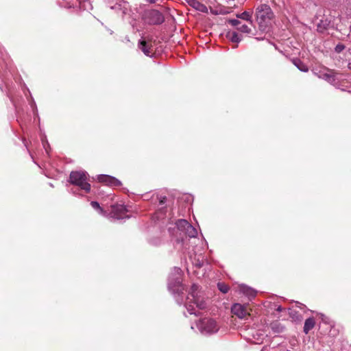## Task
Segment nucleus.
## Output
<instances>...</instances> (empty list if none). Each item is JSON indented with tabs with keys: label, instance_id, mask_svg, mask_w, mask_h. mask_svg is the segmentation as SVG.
I'll use <instances>...</instances> for the list:
<instances>
[{
	"label": "nucleus",
	"instance_id": "obj_1",
	"mask_svg": "<svg viewBox=\"0 0 351 351\" xmlns=\"http://www.w3.org/2000/svg\"><path fill=\"white\" fill-rule=\"evenodd\" d=\"M256 15L259 29L262 32L265 31L274 16L271 8L267 4H261L256 8Z\"/></svg>",
	"mask_w": 351,
	"mask_h": 351
},
{
	"label": "nucleus",
	"instance_id": "obj_2",
	"mask_svg": "<svg viewBox=\"0 0 351 351\" xmlns=\"http://www.w3.org/2000/svg\"><path fill=\"white\" fill-rule=\"evenodd\" d=\"M182 281L180 276H176L170 278L168 282L169 290L175 295L177 303L180 305L183 303L182 294L184 290Z\"/></svg>",
	"mask_w": 351,
	"mask_h": 351
},
{
	"label": "nucleus",
	"instance_id": "obj_3",
	"mask_svg": "<svg viewBox=\"0 0 351 351\" xmlns=\"http://www.w3.org/2000/svg\"><path fill=\"white\" fill-rule=\"evenodd\" d=\"M70 182L71 184L80 187L86 193L90 191V184L87 182L86 173L84 171H72L70 173Z\"/></svg>",
	"mask_w": 351,
	"mask_h": 351
},
{
	"label": "nucleus",
	"instance_id": "obj_4",
	"mask_svg": "<svg viewBox=\"0 0 351 351\" xmlns=\"http://www.w3.org/2000/svg\"><path fill=\"white\" fill-rule=\"evenodd\" d=\"M143 19L149 25H158L165 21V16L162 12L157 10H149L145 11Z\"/></svg>",
	"mask_w": 351,
	"mask_h": 351
},
{
	"label": "nucleus",
	"instance_id": "obj_5",
	"mask_svg": "<svg viewBox=\"0 0 351 351\" xmlns=\"http://www.w3.org/2000/svg\"><path fill=\"white\" fill-rule=\"evenodd\" d=\"M197 326L202 332L207 334L213 333L218 330L216 322L210 318H204L200 319L199 323L197 324Z\"/></svg>",
	"mask_w": 351,
	"mask_h": 351
},
{
	"label": "nucleus",
	"instance_id": "obj_6",
	"mask_svg": "<svg viewBox=\"0 0 351 351\" xmlns=\"http://www.w3.org/2000/svg\"><path fill=\"white\" fill-rule=\"evenodd\" d=\"M334 16L324 14L322 18L317 23V31L323 33L330 27H333Z\"/></svg>",
	"mask_w": 351,
	"mask_h": 351
},
{
	"label": "nucleus",
	"instance_id": "obj_7",
	"mask_svg": "<svg viewBox=\"0 0 351 351\" xmlns=\"http://www.w3.org/2000/svg\"><path fill=\"white\" fill-rule=\"evenodd\" d=\"M128 212L125 206L121 204H115L111 206L110 215L112 217L117 219L130 218V215H126Z\"/></svg>",
	"mask_w": 351,
	"mask_h": 351
},
{
	"label": "nucleus",
	"instance_id": "obj_8",
	"mask_svg": "<svg viewBox=\"0 0 351 351\" xmlns=\"http://www.w3.org/2000/svg\"><path fill=\"white\" fill-rule=\"evenodd\" d=\"M97 180L99 182L105 183L111 186H119L121 185V182L118 179L108 175H99L97 177Z\"/></svg>",
	"mask_w": 351,
	"mask_h": 351
},
{
	"label": "nucleus",
	"instance_id": "obj_9",
	"mask_svg": "<svg viewBox=\"0 0 351 351\" xmlns=\"http://www.w3.org/2000/svg\"><path fill=\"white\" fill-rule=\"evenodd\" d=\"M231 310L233 314L241 319L248 315L246 308L240 304H234Z\"/></svg>",
	"mask_w": 351,
	"mask_h": 351
},
{
	"label": "nucleus",
	"instance_id": "obj_10",
	"mask_svg": "<svg viewBox=\"0 0 351 351\" xmlns=\"http://www.w3.org/2000/svg\"><path fill=\"white\" fill-rule=\"evenodd\" d=\"M138 48L144 53L147 56H152V44L146 41L145 40L141 39L138 41Z\"/></svg>",
	"mask_w": 351,
	"mask_h": 351
},
{
	"label": "nucleus",
	"instance_id": "obj_11",
	"mask_svg": "<svg viewBox=\"0 0 351 351\" xmlns=\"http://www.w3.org/2000/svg\"><path fill=\"white\" fill-rule=\"evenodd\" d=\"M228 23L233 26H237V29L241 32L250 34L252 32L251 29L247 25H241V21L237 19H230Z\"/></svg>",
	"mask_w": 351,
	"mask_h": 351
},
{
	"label": "nucleus",
	"instance_id": "obj_12",
	"mask_svg": "<svg viewBox=\"0 0 351 351\" xmlns=\"http://www.w3.org/2000/svg\"><path fill=\"white\" fill-rule=\"evenodd\" d=\"M269 328L274 333H281L285 330L286 326L279 320H274L269 324Z\"/></svg>",
	"mask_w": 351,
	"mask_h": 351
},
{
	"label": "nucleus",
	"instance_id": "obj_13",
	"mask_svg": "<svg viewBox=\"0 0 351 351\" xmlns=\"http://www.w3.org/2000/svg\"><path fill=\"white\" fill-rule=\"evenodd\" d=\"M188 2L191 6H192L198 11L204 13H206L208 12L207 7L203 3L198 1L197 0H189Z\"/></svg>",
	"mask_w": 351,
	"mask_h": 351
},
{
	"label": "nucleus",
	"instance_id": "obj_14",
	"mask_svg": "<svg viewBox=\"0 0 351 351\" xmlns=\"http://www.w3.org/2000/svg\"><path fill=\"white\" fill-rule=\"evenodd\" d=\"M192 303L195 304L199 310H204L207 308L206 301L199 295H197V298H193Z\"/></svg>",
	"mask_w": 351,
	"mask_h": 351
},
{
	"label": "nucleus",
	"instance_id": "obj_15",
	"mask_svg": "<svg viewBox=\"0 0 351 351\" xmlns=\"http://www.w3.org/2000/svg\"><path fill=\"white\" fill-rule=\"evenodd\" d=\"M315 325V321L313 317H309L305 320L304 326L303 328L304 332L307 335L308 332L314 328Z\"/></svg>",
	"mask_w": 351,
	"mask_h": 351
},
{
	"label": "nucleus",
	"instance_id": "obj_16",
	"mask_svg": "<svg viewBox=\"0 0 351 351\" xmlns=\"http://www.w3.org/2000/svg\"><path fill=\"white\" fill-rule=\"evenodd\" d=\"M239 291L249 297L254 298L256 295V291L253 289L244 285L239 287Z\"/></svg>",
	"mask_w": 351,
	"mask_h": 351
},
{
	"label": "nucleus",
	"instance_id": "obj_17",
	"mask_svg": "<svg viewBox=\"0 0 351 351\" xmlns=\"http://www.w3.org/2000/svg\"><path fill=\"white\" fill-rule=\"evenodd\" d=\"M292 62L300 71L302 72H307L308 71V66L299 58H293Z\"/></svg>",
	"mask_w": 351,
	"mask_h": 351
},
{
	"label": "nucleus",
	"instance_id": "obj_18",
	"mask_svg": "<svg viewBox=\"0 0 351 351\" xmlns=\"http://www.w3.org/2000/svg\"><path fill=\"white\" fill-rule=\"evenodd\" d=\"M189 223L186 219H179L176 222V227L179 231L185 232Z\"/></svg>",
	"mask_w": 351,
	"mask_h": 351
},
{
	"label": "nucleus",
	"instance_id": "obj_19",
	"mask_svg": "<svg viewBox=\"0 0 351 351\" xmlns=\"http://www.w3.org/2000/svg\"><path fill=\"white\" fill-rule=\"evenodd\" d=\"M226 37L230 39L232 43H238L241 40V35H239L236 32H228Z\"/></svg>",
	"mask_w": 351,
	"mask_h": 351
},
{
	"label": "nucleus",
	"instance_id": "obj_20",
	"mask_svg": "<svg viewBox=\"0 0 351 351\" xmlns=\"http://www.w3.org/2000/svg\"><path fill=\"white\" fill-rule=\"evenodd\" d=\"M289 317L292 319L293 322H301L302 321V315L299 314V313L291 308H289Z\"/></svg>",
	"mask_w": 351,
	"mask_h": 351
},
{
	"label": "nucleus",
	"instance_id": "obj_21",
	"mask_svg": "<svg viewBox=\"0 0 351 351\" xmlns=\"http://www.w3.org/2000/svg\"><path fill=\"white\" fill-rule=\"evenodd\" d=\"M237 17L249 21L250 24H252V12H250L245 11L241 14H237Z\"/></svg>",
	"mask_w": 351,
	"mask_h": 351
},
{
	"label": "nucleus",
	"instance_id": "obj_22",
	"mask_svg": "<svg viewBox=\"0 0 351 351\" xmlns=\"http://www.w3.org/2000/svg\"><path fill=\"white\" fill-rule=\"evenodd\" d=\"M191 302H192V301L190 302L189 303L186 304V305H185L187 311L191 315H195L197 317L200 316L202 315V313H200L199 311H195V307H194L193 304H191Z\"/></svg>",
	"mask_w": 351,
	"mask_h": 351
},
{
	"label": "nucleus",
	"instance_id": "obj_23",
	"mask_svg": "<svg viewBox=\"0 0 351 351\" xmlns=\"http://www.w3.org/2000/svg\"><path fill=\"white\" fill-rule=\"evenodd\" d=\"M184 234L188 237L192 238L195 237L197 236V230L191 224L189 223V227H186V230L184 232Z\"/></svg>",
	"mask_w": 351,
	"mask_h": 351
},
{
	"label": "nucleus",
	"instance_id": "obj_24",
	"mask_svg": "<svg viewBox=\"0 0 351 351\" xmlns=\"http://www.w3.org/2000/svg\"><path fill=\"white\" fill-rule=\"evenodd\" d=\"M217 287L219 290L223 293H226L230 289V287L228 285L224 282H218Z\"/></svg>",
	"mask_w": 351,
	"mask_h": 351
},
{
	"label": "nucleus",
	"instance_id": "obj_25",
	"mask_svg": "<svg viewBox=\"0 0 351 351\" xmlns=\"http://www.w3.org/2000/svg\"><path fill=\"white\" fill-rule=\"evenodd\" d=\"M198 289H199V285L197 284H193L191 287L189 294L193 298H195V297L197 298V295H198V291H197Z\"/></svg>",
	"mask_w": 351,
	"mask_h": 351
},
{
	"label": "nucleus",
	"instance_id": "obj_26",
	"mask_svg": "<svg viewBox=\"0 0 351 351\" xmlns=\"http://www.w3.org/2000/svg\"><path fill=\"white\" fill-rule=\"evenodd\" d=\"M90 205L93 208L98 210L101 214H106V211L104 210V209L99 206V204L97 202L92 201L90 202Z\"/></svg>",
	"mask_w": 351,
	"mask_h": 351
},
{
	"label": "nucleus",
	"instance_id": "obj_27",
	"mask_svg": "<svg viewBox=\"0 0 351 351\" xmlns=\"http://www.w3.org/2000/svg\"><path fill=\"white\" fill-rule=\"evenodd\" d=\"M323 78L328 82H334L335 81V77L334 75L329 74V73H324L323 75Z\"/></svg>",
	"mask_w": 351,
	"mask_h": 351
},
{
	"label": "nucleus",
	"instance_id": "obj_28",
	"mask_svg": "<svg viewBox=\"0 0 351 351\" xmlns=\"http://www.w3.org/2000/svg\"><path fill=\"white\" fill-rule=\"evenodd\" d=\"M346 46L342 43H339L335 48V51L336 53H341L344 49Z\"/></svg>",
	"mask_w": 351,
	"mask_h": 351
},
{
	"label": "nucleus",
	"instance_id": "obj_29",
	"mask_svg": "<svg viewBox=\"0 0 351 351\" xmlns=\"http://www.w3.org/2000/svg\"><path fill=\"white\" fill-rule=\"evenodd\" d=\"M167 201V197L165 196L159 197V204L160 205L164 204Z\"/></svg>",
	"mask_w": 351,
	"mask_h": 351
},
{
	"label": "nucleus",
	"instance_id": "obj_30",
	"mask_svg": "<svg viewBox=\"0 0 351 351\" xmlns=\"http://www.w3.org/2000/svg\"><path fill=\"white\" fill-rule=\"evenodd\" d=\"M285 310L284 308H282L281 306H278V308H276V311H278V312H282Z\"/></svg>",
	"mask_w": 351,
	"mask_h": 351
},
{
	"label": "nucleus",
	"instance_id": "obj_31",
	"mask_svg": "<svg viewBox=\"0 0 351 351\" xmlns=\"http://www.w3.org/2000/svg\"><path fill=\"white\" fill-rule=\"evenodd\" d=\"M148 2H149L150 3H154L156 2V0H147Z\"/></svg>",
	"mask_w": 351,
	"mask_h": 351
},
{
	"label": "nucleus",
	"instance_id": "obj_32",
	"mask_svg": "<svg viewBox=\"0 0 351 351\" xmlns=\"http://www.w3.org/2000/svg\"><path fill=\"white\" fill-rule=\"evenodd\" d=\"M322 321L325 322V315L322 314Z\"/></svg>",
	"mask_w": 351,
	"mask_h": 351
},
{
	"label": "nucleus",
	"instance_id": "obj_33",
	"mask_svg": "<svg viewBox=\"0 0 351 351\" xmlns=\"http://www.w3.org/2000/svg\"><path fill=\"white\" fill-rule=\"evenodd\" d=\"M197 267H201V264H200V263H197Z\"/></svg>",
	"mask_w": 351,
	"mask_h": 351
},
{
	"label": "nucleus",
	"instance_id": "obj_34",
	"mask_svg": "<svg viewBox=\"0 0 351 351\" xmlns=\"http://www.w3.org/2000/svg\"><path fill=\"white\" fill-rule=\"evenodd\" d=\"M350 50H351V48H350Z\"/></svg>",
	"mask_w": 351,
	"mask_h": 351
}]
</instances>
